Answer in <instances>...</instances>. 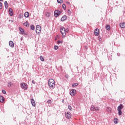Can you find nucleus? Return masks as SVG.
I'll return each mask as SVG.
<instances>
[{"mask_svg":"<svg viewBox=\"0 0 125 125\" xmlns=\"http://www.w3.org/2000/svg\"><path fill=\"white\" fill-rule=\"evenodd\" d=\"M21 41H22V38H21Z\"/></svg>","mask_w":125,"mask_h":125,"instance_id":"obj_47","label":"nucleus"},{"mask_svg":"<svg viewBox=\"0 0 125 125\" xmlns=\"http://www.w3.org/2000/svg\"><path fill=\"white\" fill-rule=\"evenodd\" d=\"M9 44L11 47H14V43H13V42H12V41H9Z\"/></svg>","mask_w":125,"mask_h":125,"instance_id":"obj_12","label":"nucleus"},{"mask_svg":"<svg viewBox=\"0 0 125 125\" xmlns=\"http://www.w3.org/2000/svg\"><path fill=\"white\" fill-rule=\"evenodd\" d=\"M66 4H67L68 5H71V3H70V2L67 1V2H66Z\"/></svg>","mask_w":125,"mask_h":125,"instance_id":"obj_40","label":"nucleus"},{"mask_svg":"<svg viewBox=\"0 0 125 125\" xmlns=\"http://www.w3.org/2000/svg\"><path fill=\"white\" fill-rule=\"evenodd\" d=\"M2 93H3V94H6V91H5V90H2Z\"/></svg>","mask_w":125,"mask_h":125,"instance_id":"obj_38","label":"nucleus"},{"mask_svg":"<svg viewBox=\"0 0 125 125\" xmlns=\"http://www.w3.org/2000/svg\"><path fill=\"white\" fill-rule=\"evenodd\" d=\"M63 0H57L58 3H62Z\"/></svg>","mask_w":125,"mask_h":125,"instance_id":"obj_32","label":"nucleus"},{"mask_svg":"<svg viewBox=\"0 0 125 125\" xmlns=\"http://www.w3.org/2000/svg\"><path fill=\"white\" fill-rule=\"evenodd\" d=\"M48 84L50 87H55V81L53 79H50L48 80Z\"/></svg>","mask_w":125,"mask_h":125,"instance_id":"obj_1","label":"nucleus"},{"mask_svg":"<svg viewBox=\"0 0 125 125\" xmlns=\"http://www.w3.org/2000/svg\"><path fill=\"white\" fill-rule=\"evenodd\" d=\"M94 111H95L96 112H98V111H99V108H98V107H95Z\"/></svg>","mask_w":125,"mask_h":125,"instance_id":"obj_29","label":"nucleus"},{"mask_svg":"<svg viewBox=\"0 0 125 125\" xmlns=\"http://www.w3.org/2000/svg\"><path fill=\"white\" fill-rule=\"evenodd\" d=\"M45 15L46 17H50V13H49L48 12H46Z\"/></svg>","mask_w":125,"mask_h":125,"instance_id":"obj_23","label":"nucleus"},{"mask_svg":"<svg viewBox=\"0 0 125 125\" xmlns=\"http://www.w3.org/2000/svg\"><path fill=\"white\" fill-rule=\"evenodd\" d=\"M0 1H3V0H0Z\"/></svg>","mask_w":125,"mask_h":125,"instance_id":"obj_45","label":"nucleus"},{"mask_svg":"<svg viewBox=\"0 0 125 125\" xmlns=\"http://www.w3.org/2000/svg\"><path fill=\"white\" fill-rule=\"evenodd\" d=\"M30 28L32 30H35V26L34 25H31Z\"/></svg>","mask_w":125,"mask_h":125,"instance_id":"obj_33","label":"nucleus"},{"mask_svg":"<svg viewBox=\"0 0 125 125\" xmlns=\"http://www.w3.org/2000/svg\"><path fill=\"white\" fill-rule=\"evenodd\" d=\"M4 6L6 9H7V8H8V3H7L6 1L4 2Z\"/></svg>","mask_w":125,"mask_h":125,"instance_id":"obj_16","label":"nucleus"},{"mask_svg":"<svg viewBox=\"0 0 125 125\" xmlns=\"http://www.w3.org/2000/svg\"><path fill=\"white\" fill-rule=\"evenodd\" d=\"M58 48H59V47H58V46H57V45H55L54 46V49H55V50H57V49H58Z\"/></svg>","mask_w":125,"mask_h":125,"instance_id":"obj_31","label":"nucleus"},{"mask_svg":"<svg viewBox=\"0 0 125 125\" xmlns=\"http://www.w3.org/2000/svg\"><path fill=\"white\" fill-rule=\"evenodd\" d=\"M65 34H67V33H68V32H69V28H67L65 29Z\"/></svg>","mask_w":125,"mask_h":125,"instance_id":"obj_35","label":"nucleus"},{"mask_svg":"<svg viewBox=\"0 0 125 125\" xmlns=\"http://www.w3.org/2000/svg\"><path fill=\"white\" fill-rule=\"evenodd\" d=\"M3 101H4V98L2 96H0V102L3 103Z\"/></svg>","mask_w":125,"mask_h":125,"instance_id":"obj_15","label":"nucleus"},{"mask_svg":"<svg viewBox=\"0 0 125 125\" xmlns=\"http://www.w3.org/2000/svg\"><path fill=\"white\" fill-rule=\"evenodd\" d=\"M51 102V100H49L47 101V103H48V104H50Z\"/></svg>","mask_w":125,"mask_h":125,"instance_id":"obj_39","label":"nucleus"},{"mask_svg":"<svg viewBox=\"0 0 125 125\" xmlns=\"http://www.w3.org/2000/svg\"><path fill=\"white\" fill-rule=\"evenodd\" d=\"M65 77H66V78H68L67 76H65Z\"/></svg>","mask_w":125,"mask_h":125,"instance_id":"obj_46","label":"nucleus"},{"mask_svg":"<svg viewBox=\"0 0 125 125\" xmlns=\"http://www.w3.org/2000/svg\"><path fill=\"white\" fill-rule=\"evenodd\" d=\"M0 9H2V3L0 2Z\"/></svg>","mask_w":125,"mask_h":125,"instance_id":"obj_36","label":"nucleus"},{"mask_svg":"<svg viewBox=\"0 0 125 125\" xmlns=\"http://www.w3.org/2000/svg\"><path fill=\"white\" fill-rule=\"evenodd\" d=\"M19 31L21 32L20 33L21 35H24V34H25V30H24V29L21 27H19Z\"/></svg>","mask_w":125,"mask_h":125,"instance_id":"obj_10","label":"nucleus"},{"mask_svg":"<svg viewBox=\"0 0 125 125\" xmlns=\"http://www.w3.org/2000/svg\"><path fill=\"white\" fill-rule=\"evenodd\" d=\"M68 109H69V110H70V111H72L73 108H72V106H71V105H69L68 106Z\"/></svg>","mask_w":125,"mask_h":125,"instance_id":"obj_30","label":"nucleus"},{"mask_svg":"<svg viewBox=\"0 0 125 125\" xmlns=\"http://www.w3.org/2000/svg\"><path fill=\"white\" fill-rule=\"evenodd\" d=\"M120 55H121V54H120L119 53H117V56H120Z\"/></svg>","mask_w":125,"mask_h":125,"instance_id":"obj_43","label":"nucleus"},{"mask_svg":"<svg viewBox=\"0 0 125 125\" xmlns=\"http://www.w3.org/2000/svg\"><path fill=\"white\" fill-rule=\"evenodd\" d=\"M105 29H106V30H107V31H110L111 27H110V25L107 24L105 26Z\"/></svg>","mask_w":125,"mask_h":125,"instance_id":"obj_19","label":"nucleus"},{"mask_svg":"<svg viewBox=\"0 0 125 125\" xmlns=\"http://www.w3.org/2000/svg\"><path fill=\"white\" fill-rule=\"evenodd\" d=\"M111 108L110 107H107L106 111L108 112V113H111Z\"/></svg>","mask_w":125,"mask_h":125,"instance_id":"obj_24","label":"nucleus"},{"mask_svg":"<svg viewBox=\"0 0 125 125\" xmlns=\"http://www.w3.org/2000/svg\"><path fill=\"white\" fill-rule=\"evenodd\" d=\"M12 84V83L11 82H9L8 83V87H11V85Z\"/></svg>","mask_w":125,"mask_h":125,"instance_id":"obj_28","label":"nucleus"},{"mask_svg":"<svg viewBox=\"0 0 125 125\" xmlns=\"http://www.w3.org/2000/svg\"><path fill=\"white\" fill-rule=\"evenodd\" d=\"M62 7L64 10H66V5L65 4H62Z\"/></svg>","mask_w":125,"mask_h":125,"instance_id":"obj_27","label":"nucleus"},{"mask_svg":"<svg viewBox=\"0 0 125 125\" xmlns=\"http://www.w3.org/2000/svg\"><path fill=\"white\" fill-rule=\"evenodd\" d=\"M95 110V107H94V105H92L90 107V111H94Z\"/></svg>","mask_w":125,"mask_h":125,"instance_id":"obj_20","label":"nucleus"},{"mask_svg":"<svg viewBox=\"0 0 125 125\" xmlns=\"http://www.w3.org/2000/svg\"><path fill=\"white\" fill-rule=\"evenodd\" d=\"M62 102L64 103V100H62Z\"/></svg>","mask_w":125,"mask_h":125,"instance_id":"obj_44","label":"nucleus"},{"mask_svg":"<svg viewBox=\"0 0 125 125\" xmlns=\"http://www.w3.org/2000/svg\"><path fill=\"white\" fill-rule=\"evenodd\" d=\"M32 83H33V84H35L36 83H35V80H32Z\"/></svg>","mask_w":125,"mask_h":125,"instance_id":"obj_41","label":"nucleus"},{"mask_svg":"<svg viewBox=\"0 0 125 125\" xmlns=\"http://www.w3.org/2000/svg\"><path fill=\"white\" fill-rule=\"evenodd\" d=\"M79 85V83H74L72 84V87H75V86H78Z\"/></svg>","mask_w":125,"mask_h":125,"instance_id":"obj_22","label":"nucleus"},{"mask_svg":"<svg viewBox=\"0 0 125 125\" xmlns=\"http://www.w3.org/2000/svg\"><path fill=\"white\" fill-rule=\"evenodd\" d=\"M60 43H63V42L60 41H58L57 42V44H60Z\"/></svg>","mask_w":125,"mask_h":125,"instance_id":"obj_34","label":"nucleus"},{"mask_svg":"<svg viewBox=\"0 0 125 125\" xmlns=\"http://www.w3.org/2000/svg\"><path fill=\"white\" fill-rule=\"evenodd\" d=\"M65 116L66 119H68V120H70V119L72 118V114H71L69 112H65Z\"/></svg>","mask_w":125,"mask_h":125,"instance_id":"obj_5","label":"nucleus"},{"mask_svg":"<svg viewBox=\"0 0 125 125\" xmlns=\"http://www.w3.org/2000/svg\"><path fill=\"white\" fill-rule=\"evenodd\" d=\"M24 17H25V18H28V17H29V12H26L24 13Z\"/></svg>","mask_w":125,"mask_h":125,"instance_id":"obj_18","label":"nucleus"},{"mask_svg":"<svg viewBox=\"0 0 125 125\" xmlns=\"http://www.w3.org/2000/svg\"><path fill=\"white\" fill-rule=\"evenodd\" d=\"M120 26L121 27V28H125V22L120 23Z\"/></svg>","mask_w":125,"mask_h":125,"instance_id":"obj_17","label":"nucleus"},{"mask_svg":"<svg viewBox=\"0 0 125 125\" xmlns=\"http://www.w3.org/2000/svg\"><path fill=\"white\" fill-rule=\"evenodd\" d=\"M66 19H67V16H66V15H64L62 17L61 19V21H65Z\"/></svg>","mask_w":125,"mask_h":125,"instance_id":"obj_13","label":"nucleus"},{"mask_svg":"<svg viewBox=\"0 0 125 125\" xmlns=\"http://www.w3.org/2000/svg\"><path fill=\"white\" fill-rule=\"evenodd\" d=\"M98 39H99L100 42H101V41H102V39L101 38V36H98Z\"/></svg>","mask_w":125,"mask_h":125,"instance_id":"obj_37","label":"nucleus"},{"mask_svg":"<svg viewBox=\"0 0 125 125\" xmlns=\"http://www.w3.org/2000/svg\"><path fill=\"white\" fill-rule=\"evenodd\" d=\"M76 93H77V91L75 89H71L70 91V94L71 96H75L76 95Z\"/></svg>","mask_w":125,"mask_h":125,"instance_id":"obj_8","label":"nucleus"},{"mask_svg":"<svg viewBox=\"0 0 125 125\" xmlns=\"http://www.w3.org/2000/svg\"><path fill=\"white\" fill-rule=\"evenodd\" d=\"M23 25L25 26V27H29V25L28 24V21H26L25 22L23 23Z\"/></svg>","mask_w":125,"mask_h":125,"instance_id":"obj_21","label":"nucleus"},{"mask_svg":"<svg viewBox=\"0 0 125 125\" xmlns=\"http://www.w3.org/2000/svg\"><path fill=\"white\" fill-rule=\"evenodd\" d=\"M12 21V22H13V21Z\"/></svg>","mask_w":125,"mask_h":125,"instance_id":"obj_48","label":"nucleus"},{"mask_svg":"<svg viewBox=\"0 0 125 125\" xmlns=\"http://www.w3.org/2000/svg\"><path fill=\"white\" fill-rule=\"evenodd\" d=\"M31 102L32 106H33V107H35V106H36V103L35 102V100L32 99L31 100Z\"/></svg>","mask_w":125,"mask_h":125,"instance_id":"obj_14","label":"nucleus"},{"mask_svg":"<svg viewBox=\"0 0 125 125\" xmlns=\"http://www.w3.org/2000/svg\"><path fill=\"white\" fill-rule=\"evenodd\" d=\"M21 86L22 89H24V90H26L27 88H28V86H27V84L26 83H22L21 84Z\"/></svg>","mask_w":125,"mask_h":125,"instance_id":"obj_6","label":"nucleus"},{"mask_svg":"<svg viewBox=\"0 0 125 125\" xmlns=\"http://www.w3.org/2000/svg\"><path fill=\"white\" fill-rule=\"evenodd\" d=\"M69 14H71V12H70V9L68 10Z\"/></svg>","mask_w":125,"mask_h":125,"instance_id":"obj_42","label":"nucleus"},{"mask_svg":"<svg viewBox=\"0 0 125 125\" xmlns=\"http://www.w3.org/2000/svg\"><path fill=\"white\" fill-rule=\"evenodd\" d=\"M9 14L10 16H13V10L11 8L9 9Z\"/></svg>","mask_w":125,"mask_h":125,"instance_id":"obj_11","label":"nucleus"},{"mask_svg":"<svg viewBox=\"0 0 125 125\" xmlns=\"http://www.w3.org/2000/svg\"><path fill=\"white\" fill-rule=\"evenodd\" d=\"M40 60L43 62V61H44V59L43 58V57H42V56H41L40 57Z\"/></svg>","mask_w":125,"mask_h":125,"instance_id":"obj_26","label":"nucleus"},{"mask_svg":"<svg viewBox=\"0 0 125 125\" xmlns=\"http://www.w3.org/2000/svg\"><path fill=\"white\" fill-rule=\"evenodd\" d=\"M99 29L98 28H96L94 32L95 36H98L99 35Z\"/></svg>","mask_w":125,"mask_h":125,"instance_id":"obj_9","label":"nucleus"},{"mask_svg":"<svg viewBox=\"0 0 125 125\" xmlns=\"http://www.w3.org/2000/svg\"><path fill=\"white\" fill-rule=\"evenodd\" d=\"M60 32L62 35V38H65L66 37V32L65 31V28L61 27Z\"/></svg>","mask_w":125,"mask_h":125,"instance_id":"obj_3","label":"nucleus"},{"mask_svg":"<svg viewBox=\"0 0 125 125\" xmlns=\"http://www.w3.org/2000/svg\"><path fill=\"white\" fill-rule=\"evenodd\" d=\"M114 124H117L118 123V118H115L114 119Z\"/></svg>","mask_w":125,"mask_h":125,"instance_id":"obj_25","label":"nucleus"},{"mask_svg":"<svg viewBox=\"0 0 125 125\" xmlns=\"http://www.w3.org/2000/svg\"><path fill=\"white\" fill-rule=\"evenodd\" d=\"M124 108V105L123 104H120L119 106L117 107V111L118 112V115L121 116L122 115V109Z\"/></svg>","mask_w":125,"mask_h":125,"instance_id":"obj_2","label":"nucleus"},{"mask_svg":"<svg viewBox=\"0 0 125 125\" xmlns=\"http://www.w3.org/2000/svg\"><path fill=\"white\" fill-rule=\"evenodd\" d=\"M42 32V27L39 25L36 26V33L38 34V35H40Z\"/></svg>","mask_w":125,"mask_h":125,"instance_id":"obj_4","label":"nucleus"},{"mask_svg":"<svg viewBox=\"0 0 125 125\" xmlns=\"http://www.w3.org/2000/svg\"><path fill=\"white\" fill-rule=\"evenodd\" d=\"M54 14L55 17H58L60 14H61V12L59 10H56L54 11Z\"/></svg>","mask_w":125,"mask_h":125,"instance_id":"obj_7","label":"nucleus"}]
</instances>
